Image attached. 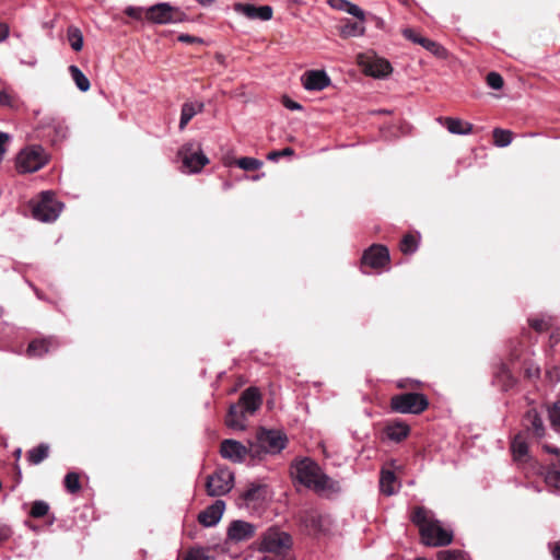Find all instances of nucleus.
Masks as SVG:
<instances>
[{
  "label": "nucleus",
  "mask_w": 560,
  "mask_h": 560,
  "mask_svg": "<svg viewBox=\"0 0 560 560\" xmlns=\"http://www.w3.org/2000/svg\"><path fill=\"white\" fill-rule=\"evenodd\" d=\"M357 61L365 74L377 79L387 77L393 70L386 59L376 56L373 51L359 54Z\"/></svg>",
  "instance_id": "obj_8"
},
{
  "label": "nucleus",
  "mask_w": 560,
  "mask_h": 560,
  "mask_svg": "<svg viewBox=\"0 0 560 560\" xmlns=\"http://www.w3.org/2000/svg\"><path fill=\"white\" fill-rule=\"evenodd\" d=\"M49 446L47 444H39L27 452V460L32 465H38L48 457Z\"/></svg>",
  "instance_id": "obj_29"
},
{
  "label": "nucleus",
  "mask_w": 560,
  "mask_h": 560,
  "mask_svg": "<svg viewBox=\"0 0 560 560\" xmlns=\"http://www.w3.org/2000/svg\"><path fill=\"white\" fill-rule=\"evenodd\" d=\"M529 325L537 331H544L547 328V324L542 319H532Z\"/></svg>",
  "instance_id": "obj_51"
},
{
  "label": "nucleus",
  "mask_w": 560,
  "mask_h": 560,
  "mask_svg": "<svg viewBox=\"0 0 560 560\" xmlns=\"http://www.w3.org/2000/svg\"><path fill=\"white\" fill-rule=\"evenodd\" d=\"M12 535L9 526L0 524V542L8 540Z\"/></svg>",
  "instance_id": "obj_49"
},
{
  "label": "nucleus",
  "mask_w": 560,
  "mask_h": 560,
  "mask_svg": "<svg viewBox=\"0 0 560 560\" xmlns=\"http://www.w3.org/2000/svg\"><path fill=\"white\" fill-rule=\"evenodd\" d=\"M303 524L314 530L319 532L323 529L324 517L316 510H307L301 515Z\"/></svg>",
  "instance_id": "obj_25"
},
{
  "label": "nucleus",
  "mask_w": 560,
  "mask_h": 560,
  "mask_svg": "<svg viewBox=\"0 0 560 560\" xmlns=\"http://www.w3.org/2000/svg\"><path fill=\"white\" fill-rule=\"evenodd\" d=\"M201 5H211L214 0H197Z\"/></svg>",
  "instance_id": "obj_59"
},
{
  "label": "nucleus",
  "mask_w": 560,
  "mask_h": 560,
  "mask_svg": "<svg viewBox=\"0 0 560 560\" xmlns=\"http://www.w3.org/2000/svg\"><path fill=\"white\" fill-rule=\"evenodd\" d=\"M542 448H544V451H545V452H547V453H550V454H555V455L560 456V448H558V447L551 446V445H549V444H544V445H542Z\"/></svg>",
  "instance_id": "obj_58"
},
{
  "label": "nucleus",
  "mask_w": 560,
  "mask_h": 560,
  "mask_svg": "<svg viewBox=\"0 0 560 560\" xmlns=\"http://www.w3.org/2000/svg\"><path fill=\"white\" fill-rule=\"evenodd\" d=\"M427 397L419 393H406L392 397V409L400 413H421L428 408Z\"/></svg>",
  "instance_id": "obj_7"
},
{
  "label": "nucleus",
  "mask_w": 560,
  "mask_h": 560,
  "mask_svg": "<svg viewBox=\"0 0 560 560\" xmlns=\"http://www.w3.org/2000/svg\"><path fill=\"white\" fill-rule=\"evenodd\" d=\"M185 18L179 8L167 2H160L145 9V19L154 24H175L183 22Z\"/></svg>",
  "instance_id": "obj_6"
},
{
  "label": "nucleus",
  "mask_w": 560,
  "mask_h": 560,
  "mask_svg": "<svg viewBox=\"0 0 560 560\" xmlns=\"http://www.w3.org/2000/svg\"><path fill=\"white\" fill-rule=\"evenodd\" d=\"M255 526L245 521H233L228 529V536L233 541H244L255 534Z\"/></svg>",
  "instance_id": "obj_16"
},
{
  "label": "nucleus",
  "mask_w": 560,
  "mask_h": 560,
  "mask_svg": "<svg viewBox=\"0 0 560 560\" xmlns=\"http://www.w3.org/2000/svg\"><path fill=\"white\" fill-rule=\"evenodd\" d=\"M220 454L233 463H242L247 455L249 456V444L245 446L236 440H224L220 446Z\"/></svg>",
  "instance_id": "obj_12"
},
{
  "label": "nucleus",
  "mask_w": 560,
  "mask_h": 560,
  "mask_svg": "<svg viewBox=\"0 0 560 560\" xmlns=\"http://www.w3.org/2000/svg\"><path fill=\"white\" fill-rule=\"evenodd\" d=\"M291 475L301 485L317 493L339 491V483L328 477L319 465L308 457L296 459L291 466Z\"/></svg>",
  "instance_id": "obj_1"
},
{
  "label": "nucleus",
  "mask_w": 560,
  "mask_h": 560,
  "mask_svg": "<svg viewBox=\"0 0 560 560\" xmlns=\"http://www.w3.org/2000/svg\"><path fill=\"white\" fill-rule=\"evenodd\" d=\"M402 34L406 38H408L417 44H419V40H421V38H423L422 36L417 35L411 28L404 30Z\"/></svg>",
  "instance_id": "obj_50"
},
{
  "label": "nucleus",
  "mask_w": 560,
  "mask_h": 560,
  "mask_svg": "<svg viewBox=\"0 0 560 560\" xmlns=\"http://www.w3.org/2000/svg\"><path fill=\"white\" fill-rule=\"evenodd\" d=\"M412 522L419 527L422 542L427 546H446L453 540L452 530L444 528L440 521L434 518L432 512L424 508L415 510Z\"/></svg>",
  "instance_id": "obj_2"
},
{
  "label": "nucleus",
  "mask_w": 560,
  "mask_h": 560,
  "mask_svg": "<svg viewBox=\"0 0 560 560\" xmlns=\"http://www.w3.org/2000/svg\"><path fill=\"white\" fill-rule=\"evenodd\" d=\"M178 40L186 44H192V43H201V39L198 37H194L188 34H180L178 36Z\"/></svg>",
  "instance_id": "obj_53"
},
{
  "label": "nucleus",
  "mask_w": 560,
  "mask_h": 560,
  "mask_svg": "<svg viewBox=\"0 0 560 560\" xmlns=\"http://www.w3.org/2000/svg\"><path fill=\"white\" fill-rule=\"evenodd\" d=\"M364 21L359 22H352L347 21L341 27H340V35L345 38L347 37H357L364 34L365 27L363 24Z\"/></svg>",
  "instance_id": "obj_27"
},
{
  "label": "nucleus",
  "mask_w": 560,
  "mask_h": 560,
  "mask_svg": "<svg viewBox=\"0 0 560 560\" xmlns=\"http://www.w3.org/2000/svg\"><path fill=\"white\" fill-rule=\"evenodd\" d=\"M234 476L228 468H219L207 478L206 489L210 497L226 494L233 487Z\"/></svg>",
  "instance_id": "obj_11"
},
{
  "label": "nucleus",
  "mask_w": 560,
  "mask_h": 560,
  "mask_svg": "<svg viewBox=\"0 0 560 560\" xmlns=\"http://www.w3.org/2000/svg\"><path fill=\"white\" fill-rule=\"evenodd\" d=\"M291 537L278 528H269L261 537L259 550L281 555L291 547Z\"/></svg>",
  "instance_id": "obj_10"
},
{
  "label": "nucleus",
  "mask_w": 560,
  "mask_h": 560,
  "mask_svg": "<svg viewBox=\"0 0 560 560\" xmlns=\"http://www.w3.org/2000/svg\"><path fill=\"white\" fill-rule=\"evenodd\" d=\"M62 210V205L55 199L51 191H43L40 199L33 207V217L42 222L55 221Z\"/></svg>",
  "instance_id": "obj_9"
},
{
  "label": "nucleus",
  "mask_w": 560,
  "mask_h": 560,
  "mask_svg": "<svg viewBox=\"0 0 560 560\" xmlns=\"http://www.w3.org/2000/svg\"><path fill=\"white\" fill-rule=\"evenodd\" d=\"M0 103L5 106H11L12 105L11 95L9 93H7L5 91H1L0 92Z\"/></svg>",
  "instance_id": "obj_54"
},
{
  "label": "nucleus",
  "mask_w": 560,
  "mask_h": 560,
  "mask_svg": "<svg viewBox=\"0 0 560 560\" xmlns=\"http://www.w3.org/2000/svg\"><path fill=\"white\" fill-rule=\"evenodd\" d=\"M21 455H22V450L21 448L15 450V452H14L15 458L20 459Z\"/></svg>",
  "instance_id": "obj_60"
},
{
  "label": "nucleus",
  "mask_w": 560,
  "mask_h": 560,
  "mask_svg": "<svg viewBox=\"0 0 560 560\" xmlns=\"http://www.w3.org/2000/svg\"><path fill=\"white\" fill-rule=\"evenodd\" d=\"M399 487L396 476L390 470H383L380 479V488L382 493L386 495L394 494Z\"/></svg>",
  "instance_id": "obj_24"
},
{
  "label": "nucleus",
  "mask_w": 560,
  "mask_h": 560,
  "mask_svg": "<svg viewBox=\"0 0 560 560\" xmlns=\"http://www.w3.org/2000/svg\"><path fill=\"white\" fill-rule=\"evenodd\" d=\"M284 106L287 108L291 109V110H296V109H301L302 108V106L299 103H296L294 101H291V100H285L284 101Z\"/></svg>",
  "instance_id": "obj_57"
},
{
  "label": "nucleus",
  "mask_w": 560,
  "mask_h": 560,
  "mask_svg": "<svg viewBox=\"0 0 560 560\" xmlns=\"http://www.w3.org/2000/svg\"><path fill=\"white\" fill-rule=\"evenodd\" d=\"M388 261L389 253L383 245H372L362 256V264L371 268L384 267Z\"/></svg>",
  "instance_id": "obj_13"
},
{
  "label": "nucleus",
  "mask_w": 560,
  "mask_h": 560,
  "mask_svg": "<svg viewBox=\"0 0 560 560\" xmlns=\"http://www.w3.org/2000/svg\"><path fill=\"white\" fill-rule=\"evenodd\" d=\"M238 167L244 171H256L262 166V162L254 158H241L236 161Z\"/></svg>",
  "instance_id": "obj_34"
},
{
  "label": "nucleus",
  "mask_w": 560,
  "mask_h": 560,
  "mask_svg": "<svg viewBox=\"0 0 560 560\" xmlns=\"http://www.w3.org/2000/svg\"><path fill=\"white\" fill-rule=\"evenodd\" d=\"M287 445V438L279 431L265 430L258 431L256 439L249 441V457L260 460L267 454H278Z\"/></svg>",
  "instance_id": "obj_3"
},
{
  "label": "nucleus",
  "mask_w": 560,
  "mask_h": 560,
  "mask_svg": "<svg viewBox=\"0 0 560 560\" xmlns=\"http://www.w3.org/2000/svg\"><path fill=\"white\" fill-rule=\"evenodd\" d=\"M549 419H550V423H551V427L553 428V430L560 434V407L555 405L549 410Z\"/></svg>",
  "instance_id": "obj_41"
},
{
  "label": "nucleus",
  "mask_w": 560,
  "mask_h": 560,
  "mask_svg": "<svg viewBox=\"0 0 560 560\" xmlns=\"http://www.w3.org/2000/svg\"><path fill=\"white\" fill-rule=\"evenodd\" d=\"M302 83L307 91H322L330 84V79L323 70H311L303 74Z\"/></svg>",
  "instance_id": "obj_15"
},
{
  "label": "nucleus",
  "mask_w": 560,
  "mask_h": 560,
  "mask_svg": "<svg viewBox=\"0 0 560 560\" xmlns=\"http://www.w3.org/2000/svg\"><path fill=\"white\" fill-rule=\"evenodd\" d=\"M49 511V505L45 501L38 500L32 504L30 515L34 518H40L45 516Z\"/></svg>",
  "instance_id": "obj_36"
},
{
  "label": "nucleus",
  "mask_w": 560,
  "mask_h": 560,
  "mask_svg": "<svg viewBox=\"0 0 560 560\" xmlns=\"http://www.w3.org/2000/svg\"><path fill=\"white\" fill-rule=\"evenodd\" d=\"M249 416L250 415L246 410L232 405L225 418V424L230 429L244 431L247 427L246 421Z\"/></svg>",
  "instance_id": "obj_19"
},
{
  "label": "nucleus",
  "mask_w": 560,
  "mask_h": 560,
  "mask_svg": "<svg viewBox=\"0 0 560 560\" xmlns=\"http://www.w3.org/2000/svg\"><path fill=\"white\" fill-rule=\"evenodd\" d=\"M261 405V396L256 387H249L243 392L238 402L235 406L246 410L249 415H254Z\"/></svg>",
  "instance_id": "obj_17"
},
{
  "label": "nucleus",
  "mask_w": 560,
  "mask_h": 560,
  "mask_svg": "<svg viewBox=\"0 0 560 560\" xmlns=\"http://www.w3.org/2000/svg\"><path fill=\"white\" fill-rule=\"evenodd\" d=\"M48 156L40 145H28L15 158V167L20 174L35 173L46 165Z\"/></svg>",
  "instance_id": "obj_4"
},
{
  "label": "nucleus",
  "mask_w": 560,
  "mask_h": 560,
  "mask_svg": "<svg viewBox=\"0 0 560 560\" xmlns=\"http://www.w3.org/2000/svg\"><path fill=\"white\" fill-rule=\"evenodd\" d=\"M409 434V427L405 423L398 422L389 424L386 428V435L389 440L400 442Z\"/></svg>",
  "instance_id": "obj_26"
},
{
  "label": "nucleus",
  "mask_w": 560,
  "mask_h": 560,
  "mask_svg": "<svg viewBox=\"0 0 560 560\" xmlns=\"http://www.w3.org/2000/svg\"><path fill=\"white\" fill-rule=\"evenodd\" d=\"M262 488L260 486H253L245 493L244 498L246 501H253L258 498V492H260Z\"/></svg>",
  "instance_id": "obj_47"
},
{
  "label": "nucleus",
  "mask_w": 560,
  "mask_h": 560,
  "mask_svg": "<svg viewBox=\"0 0 560 560\" xmlns=\"http://www.w3.org/2000/svg\"><path fill=\"white\" fill-rule=\"evenodd\" d=\"M511 450L516 459H522L528 453V445L522 433L517 434L511 444Z\"/></svg>",
  "instance_id": "obj_30"
},
{
  "label": "nucleus",
  "mask_w": 560,
  "mask_h": 560,
  "mask_svg": "<svg viewBox=\"0 0 560 560\" xmlns=\"http://www.w3.org/2000/svg\"><path fill=\"white\" fill-rule=\"evenodd\" d=\"M9 35V27L4 23H0V42H3Z\"/></svg>",
  "instance_id": "obj_56"
},
{
  "label": "nucleus",
  "mask_w": 560,
  "mask_h": 560,
  "mask_svg": "<svg viewBox=\"0 0 560 560\" xmlns=\"http://www.w3.org/2000/svg\"><path fill=\"white\" fill-rule=\"evenodd\" d=\"M550 548L553 559L560 560V540L555 542Z\"/></svg>",
  "instance_id": "obj_55"
},
{
  "label": "nucleus",
  "mask_w": 560,
  "mask_h": 560,
  "mask_svg": "<svg viewBox=\"0 0 560 560\" xmlns=\"http://www.w3.org/2000/svg\"><path fill=\"white\" fill-rule=\"evenodd\" d=\"M524 427L530 431L536 438L541 439L545 436L546 429L542 419L536 409H529L524 417Z\"/></svg>",
  "instance_id": "obj_20"
},
{
  "label": "nucleus",
  "mask_w": 560,
  "mask_h": 560,
  "mask_svg": "<svg viewBox=\"0 0 560 560\" xmlns=\"http://www.w3.org/2000/svg\"><path fill=\"white\" fill-rule=\"evenodd\" d=\"M492 135L493 143L499 148L508 147L513 140V133L508 129L495 128Z\"/></svg>",
  "instance_id": "obj_31"
},
{
  "label": "nucleus",
  "mask_w": 560,
  "mask_h": 560,
  "mask_svg": "<svg viewBox=\"0 0 560 560\" xmlns=\"http://www.w3.org/2000/svg\"><path fill=\"white\" fill-rule=\"evenodd\" d=\"M438 560H466V555L462 550H442L438 553Z\"/></svg>",
  "instance_id": "obj_38"
},
{
  "label": "nucleus",
  "mask_w": 560,
  "mask_h": 560,
  "mask_svg": "<svg viewBox=\"0 0 560 560\" xmlns=\"http://www.w3.org/2000/svg\"><path fill=\"white\" fill-rule=\"evenodd\" d=\"M125 14L135 20H141L143 14L145 15V9L130 5L125 9Z\"/></svg>",
  "instance_id": "obj_43"
},
{
  "label": "nucleus",
  "mask_w": 560,
  "mask_h": 560,
  "mask_svg": "<svg viewBox=\"0 0 560 560\" xmlns=\"http://www.w3.org/2000/svg\"><path fill=\"white\" fill-rule=\"evenodd\" d=\"M224 509V502L217 500L212 505L200 512L198 521L207 527L214 526L221 520Z\"/></svg>",
  "instance_id": "obj_18"
},
{
  "label": "nucleus",
  "mask_w": 560,
  "mask_h": 560,
  "mask_svg": "<svg viewBox=\"0 0 560 560\" xmlns=\"http://www.w3.org/2000/svg\"><path fill=\"white\" fill-rule=\"evenodd\" d=\"M185 560H213V558L208 555L206 549L194 548L188 551Z\"/></svg>",
  "instance_id": "obj_39"
},
{
  "label": "nucleus",
  "mask_w": 560,
  "mask_h": 560,
  "mask_svg": "<svg viewBox=\"0 0 560 560\" xmlns=\"http://www.w3.org/2000/svg\"><path fill=\"white\" fill-rule=\"evenodd\" d=\"M11 141V136L7 132L0 131V163L3 161L7 151L8 145Z\"/></svg>",
  "instance_id": "obj_42"
},
{
  "label": "nucleus",
  "mask_w": 560,
  "mask_h": 560,
  "mask_svg": "<svg viewBox=\"0 0 560 560\" xmlns=\"http://www.w3.org/2000/svg\"><path fill=\"white\" fill-rule=\"evenodd\" d=\"M203 103L201 102H187L182 106L179 129L184 130L187 124L199 113L203 110Z\"/></svg>",
  "instance_id": "obj_22"
},
{
  "label": "nucleus",
  "mask_w": 560,
  "mask_h": 560,
  "mask_svg": "<svg viewBox=\"0 0 560 560\" xmlns=\"http://www.w3.org/2000/svg\"><path fill=\"white\" fill-rule=\"evenodd\" d=\"M69 72L71 74L72 80L74 81L77 88L82 91L86 92L90 90V80L86 78V75L74 65H71L69 67Z\"/></svg>",
  "instance_id": "obj_28"
},
{
  "label": "nucleus",
  "mask_w": 560,
  "mask_h": 560,
  "mask_svg": "<svg viewBox=\"0 0 560 560\" xmlns=\"http://www.w3.org/2000/svg\"><path fill=\"white\" fill-rule=\"evenodd\" d=\"M546 482L556 488H560V470L550 469L546 475Z\"/></svg>",
  "instance_id": "obj_44"
},
{
  "label": "nucleus",
  "mask_w": 560,
  "mask_h": 560,
  "mask_svg": "<svg viewBox=\"0 0 560 560\" xmlns=\"http://www.w3.org/2000/svg\"><path fill=\"white\" fill-rule=\"evenodd\" d=\"M487 84L493 90L503 88V78L498 72H490L487 75Z\"/></svg>",
  "instance_id": "obj_40"
},
{
  "label": "nucleus",
  "mask_w": 560,
  "mask_h": 560,
  "mask_svg": "<svg viewBox=\"0 0 560 560\" xmlns=\"http://www.w3.org/2000/svg\"><path fill=\"white\" fill-rule=\"evenodd\" d=\"M419 45H421L427 50H429L430 52H432L433 55H435L438 57H445V55H446V50L443 46H441L436 42H433L429 38H425V37L421 38V40H419Z\"/></svg>",
  "instance_id": "obj_33"
},
{
  "label": "nucleus",
  "mask_w": 560,
  "mask_h": 560,
  "mask_svg": "<svg viewBox=\"0 0 560 560\" xmlns=\"http://www.w3.org/2000/svg\"><path fill=\"white\" fill-rule=\"evenodd\" d=\"M438 120L443 122L446 129L453 135H469L472 131V125L459 118L446 117L439 118Z\"/></svg>",
  "instance_id": "obj_21"
},
{
  "label": "nucleus",
  "mask_w": 560,
  "mask_h": 560,
  "mask_svg": "<svg viewBox=\"0 0 560 560\" xmlns=\"http://www.w3.org/2000/svg\"><path fill=\"white\" fill-rule=\"evenodd\" d=\"M345 12L353 15L354 18H357L360 21H364V19H365V14H364L363 10L359 5L351 3L350 1H349L348 7Z\"/></svg>",
  "instance_id": "obj_45"
},
{
  "label": "nucleus",
  "mask_w": 560,
  "mask_h": 560,
  "mask_svg": "<svg viewBox=\"0 0 560 560\" xmlns=\"http://www.w3.org/2000/svg\"><path fill=\"white\" fill-rule=\"evenodd\" d=\"M234 11L250 20L269 21L272 18L270 5L256 7L249 3H235Z\"/></svg>",
  "instance_id": "obj_14"
},
{
  "label": "nucleus",
  "mask_w": 560,
  "mask_h": 560,
  "mask_svg": "<svg viewBox=\"0 0 560 560\" xmlns=\"http://www.w3.org/2000/svg\"><path fill=\"white\" fill-rule=\"evenodd\" d=\"M178 156L183 164L182 171L187 174L198 173L209 163V159L202 152L200 144L196 142L184 144L178 151Z\"/></svg>",
  "instance_id": "obj_5"
},
{
  "label": "nucleus",
  "mask_w": 560,
  "mask_h": 560,
  "mask_svg": "<svg viewBox=\"0 0 560 560\" xmlns=\"http://www.w3.org/2000/svg\"><path fill=\"white\" fill-rule=\"evenodd\" d=\"M525 374L528 378H538L540 374V370L538 366L530 365L525 370Z\"/></svg>",
  "instance_id": "obj_52"
},
{
  "label": "nucleus",
  "mask_w": 560,
  "mask_h": 560,
  "mask_svg": "<svg viewBox=\"0 0 560 560\" xmlns=\"http://www.w3.org/2000/svg\"><path fill=\"white\" fill-rule=\"evenodd\" d=\"M415 560H427V559L419 557V558H416Z\"/></svg>",
  "instance_id": "obj_61"
},
{
  "label": "nucleus",
  "mask_w": 560,
  "mask_h": 560,
  "mask_svg": "<svg viewBox=\"0 0 560 560\" xmlns=\"http://www.w3.org/2000/svg\"><path fill=\"white\" fill-rule=\"evenodd\" d=\"M418 243L413 235L407 234L404 236V238L400 242V250L404 254H412L417 250Z\"/></svg>",
  "instance_id": "obj_35"
},
{
  "label": "nucleus",
  "mask_w": 560,
  "mask_h": 560,
  "mask_svg": "<svg viewBox=\"0 0 560 560\" xmlns=\"http://www.w3.org/2000/svg\"><path fill=\"white\" fill-rule=\"evenodd\" d=\"M57 343L52 338H44L33 340L27 348L30 357H42L49 351L50 348H56Z\"/></svg>",
  "instance_id": "obj_23"
},
{
  "label": "nucleus",
  "mask_w": 560,
  "mask_h": 560,
  "mask_svg": "<svg viewBox=\"0 0 560 560\" xmlns=\"http://www.w3.org/2000/svg\"><path fill=\"white\" fill-rule=\"evenodd\" d=\"M293 150L291 148H284L281 151H272L268 153L267 159L270 161H277L280 156L292 155Z\"/></svg>",
  "instance_id": "obj_46"
},
{
  "label": "nucleus",
  "mask_w": 560,
  "mask_h": 560,
  "mask_svg": "<svg viewBox=\"0 0 560 560\" xmlns=\"http://www.w3.org/2000/svg\"><path fill=\"white\" fill-rule=\"evenodd\" d=\"M67 37L71 48L75 51H80L83 47V34L82 32L75 27L70 26L67 31Z\"/></svg>",
  "instance_id": "obj_32"
},
{
  "label": "nucleus",
  "mask_w": 560,
  "mask_h": 560,
  "mask_svg": "<svg viewBox=\"0 0 560 560\" xmlns=\"http://www.w3.org/2000/svg\"><path fill=\"white\" fill-rule=\"evenodd\" d=\"M327 3L338 11H346L349 1L348 0H327Z\"/></svg>",
  "instance_id": "obj_48"
},
{
  "label": "nucleus",
  "mask_w": 560,
  "mask_h": 560,
  "mask_svg": "<svg viewBox=\"0 0 560 560\" xmlns=\"http://www.w3.org/2000/svg\"><path fill=\"white\" fill-rule=\"evenodd\" d=\"M65 487L71 493L78 492L81 488L79 475L75 472L67 474L65 477Z\"/></svg>",
  "instance_id": "obj_37"
}]
</instances>
